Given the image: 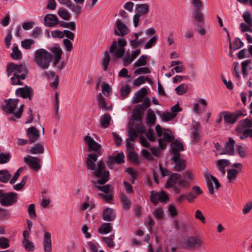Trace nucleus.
I'll return each instance as SVG.
<instances>
[{"instance_id": "f257e3e1", "label": "nucleus", "mask_w": 252, "mask_h": 252, "mask_svg": "<svg viewBox=\"0 0 252 252\" xmlns=\"http://www.w3.org/2000/svg\"><path fill=\"white\" fill-rule=\"evenodd\" d=\"M97 156L94 153L88 155L86 163L88 169L94 171L93 175L98 178L97 183L100 185L105 184L109 180V172L106 171L105 164L102 161H99L96 165L95 162L97 161Z\"/></svg>"}, {"instance_id": "f03ea898", "label": "nucleus", "mask_w": 252, "mask_h": 252, "mask_svg": "<svg viewBox=\"0 0 252 252\" xmlns=\"http://www.w3.org/2000/svg\"><path fill=\"white\" fill-rule=\"evenodd\" d=\"M6 72L8 77L13 76L10 78L12 85H21L23 84L21 80L25 79L28 70L25 63L17 64L10 63L7 65Z\"/></svg>"}, {"instance_id": "7ed1b4c3", "label": "nucleus", "mask_w": 252, "mask_h": 252, "mask_svg": "<svg viewBox=\"0 0 252 252\" xmlns=\"http://www.w3.org/2000/svg\"><path fill=\"white\" fill-rule=\"evenodd\" d=\"M33 60L37 66L45 70L49 67L53 56L48 51L41 48L35 51Z\"/></svg>"}, {"instance_id": "20e7f679", "label": "nucleus", "mask_w": 252, "mask_h": 252, "mask_svg": "<svg viewBox=\"0 0 252 252\" xmlns=\"http://www.w3.org/2000/svg\"><path fill=\"white\" fill-rule=\"evenodd\" d=\"M126 45V41L123 38H119L118 41L114 40L110 47V53L113 58H121L125 54Z\"/></svg>"}, {"instance_id": "39448f33", "label": "nucleus", "mask_w": 252, "mask_h": 252, "mask_svg": "<svg viewBox=\"0 0 252 252\" xmlns=\"http://www.w3.org/2000/svg\"><path fill=\"white\" fill-rule=\"evenodd\" d=\"M203 244V240L198 236H190L185 239L183 242V247L184 248L195 250L200 248Z\"/></svg>"}, {"instance_id": "423d86ee", "label": "nucleus", "mask_w": 252, "mask_h": 252, "mask_svg": "<svg viewBox=\"0 0 252 252\" xmlns=\"http://www.w3.org/2000/svg\"><path fill=\"white\" fill-rule=\"evenodd\" d=\"M18 102V99H4V103L1 105L0 108L6 114H13L14 116Z\"/></svg>"}, {"instance_id": "0eeeda50", "label": "nucleus", "mask_w": 252, "mask_h": 252, "mask_svg": "<svg viewBox=\"0 0 252 252\" xmlns=\"http://www.w3.org/2000/svg\"><path fill=\"white\" fill-rule=\"evenodd\" d=\"M17 199L18 194L17 193L14 192L4 193L3 192L0 203L4 206H9L16 203Z\"/></svg>"}, {"instance_id": "6e6552de", "label": "nucleus", "mask_w": 252, "mask_h": 252, "mask_svg": "<svg viewBox=\"0 0 252 252\" xmlns=\"http://www.w3.org/2000/svg\"><path fill=\"white\" fill-rule=\"evenodd\" d=\"M204 177L207 182L209 193L211 194H213L214 192V189L213 183H214L216 189H219L220 187V183L216 177H214L208 172L205 173L204 174Z\"/></svg>"}, {"instance_id": "1a4fd4ad", "label": "nucleus", "mask_w": 252, "mask_h": 252, "mask_svg": "<svg viewBox=\"0 0 252 252\" xmlns=\"http://www.w3.org/2000/svg\"><path fill=\"white\" fill-rule=\"evenodd\" d=\"M24 160L30 168L34 171L38 172L41 168L40 165L41 159L38 158L29 156L25 157Z\"/></svg>"}, {"instance_id": "9d476101", "label": "nucleus", "mask_w": 252, "mask_h": 252, "mask_svg": "<svg viewBox=\"0 0 252 252\" xmlns=\"http://www.w3.org/2000/svg\"><path fill=\"white\" fill-rule=\"evenodd\" d=\"M244 116H245V114L240 110L237 111L234 113L224 112L223 118L225 123L234 124L238 118Z\"/></svg>"}, {"instance_id": "9b49d317", "label": "nucleus", "mask_w": 252, "mask_h": 252, "mask_svg": "<svg viewBox=\"0 0 252 252\" xmlns=\"http://www.w3.org/2000/svg\"><path fill=\"white\" fill-rule=\"evenodd\" d=\"M150 200L152 203L156 204L159 201L166 202L169 200L168 195L164 191H152L150 195Z\"/></svg>"}, {"instance_id": "f8f14e48", "label": "nucleus", "mask_w": 252, "mask_h": 252, "mask_svg": "<svg viewBox=\"0 0 252 252\" xmlns=\"http://www.w3.org/2000/svg\"><path fill=\"white\" fill-rule=\"evenodd\" d=\"M15 93L17 96L31 100L33 94V91L31 87L25 86L24 87L17 89Z\"/></svg>"}, {"instance_id": "ddd939ff", "label": "nucleus", "mask_w": 252, "mask_h": 252, "mask_svg": "<svg viewBox=\"0 0 252 252\" xmlns=\"http://www.w3.org/2000/svg\"><path fill=\"white\" fill-rule=\"evenodd\" d=\"M49 50L53 54V64L56 66L59 63L62 59L63 51L59 44H56L54 46L50 47Z\"/></svg>"}, {"instance_id": "4468645a", "label": "nucleus", "mask_w": 252, "mask_h": 252, "mask_svg": "<svg viewBox=\"0 0 252 252\" xmlns=\"http://www.w3.org/2000/svg\"><path fill=\"white\" fill-rule=\"evenodd\" d=\"M84 140L89 147L90 151H98L101 148V145L95 141L90 135L89 133L84 137Z\"/></svg>"}, {"instance_id": "2eb2a0df", "label": "nucleus", "mask_w": 252, "mask_h": 252, "mask_svg": "<svg viewBox=\"0 0 252 252\" xmlns=\"http://www.w3.org/2000/svg\"><path fill=\"white\" fill-rule=\"evenodd\" d=\"M44 25L48 27H55L60 24L58 17L53 14H48L44 18Z\"/></svg>"}, {"instance_id": "dca6fc26", "label": "nucleus", "mask_w": 252, "mask_h": 252, "mask_svg": "<svg viewBox=\"0 0 252 252\" xmlns=\"http://www.w3.org/2000/svg\"><path fill=\"white\" fill-rule=\"evenodd\" d=\"M26 132L31 143L36 141L40 137L39 131L34 126L26 129Z\"/></svg>"}, {"instance_id": "f3484780", "label": "nucleus", "mask_w": 252, "mask_h": 252, "mask_svg": "<svg viewBox=\"0 0 252 252\" xmlns=\"http://www.w3.org/2000/svg\"><path fill=\"white\" fill-rule=\"evenodd\" d=\"M203 190L197 186H193L187 197V200L190 203L193 202L198 195L203 193Z\"/></svg>"}, {"instance_id": "a211bd4d", "label": "nucleus", "mask_w": 252, "mask_h": 252, "mask_svg": "<svg viewBox=\"0 0 252 252\" xmlns=\"http://www.w3.org/2000/svg\"><path fill=\"white\" fill-rule=\"evenodd\" d=\"M181 156H173L172 160L175 162L174 169L176 171H181L186 168V162L183 159L181 158Z\"/></svg>"}, {"instance_id": "6ab92c4d", "label": "nucleus", "mask_w": 252, "mask_h": 252, "mask_svg": "<svg viewBox=\"0 0 252 252\" xmlns=\"http://www.w3.org/2000/svg\"><path fill=\"white\" fill-rule=\"evenodd\" d=\"M116 26L119 32L115 30L114 33L116 35H125L128 33L129 30L127 26L121 21L120 20H117L116 22Z\"/></svg>"}, {"instance_id": "aec40b11", "label": "nucleus", "mask_w": 252, "mask_h": 252, "mask_svg": "<svg viewBox=\"0 0 252 252\" xmlns=\"http://www.w3.org/2000/svg\"><path fill=\"white\" fill-rule=\"evenodd\" d=\"M235 143V141L233 138L230 137L228 141L226 143L224 148L223 149V151L220 153V154L233 155L234 153V146Z\"/></svg>"}, {"instance_id": "412c9836", "label": "nucleus", "mask_w": 252, "mask_h": 252, "mask_svg": "<svg viewBox=\"0 0 252 252\" xmlns=\"http://www.w3.org/2000/svg\"><path fill=\"white\" fill-rule=\"evenodd\" d=\"M171 154L173 156H181L180 151L184 150L182 143L179 140H175L171 144Z\"/></svg>"}, {"instance_id": "4be33fe9", "label": "nucleus", "mask_w": 252, "mask_h": 252, "mask_svg": "<svg viewBox=\"0 0 252 252\" xmlns=\"http://www.w3.org/2000/svg\"><path fill=\"white\" fill-rule=\"evenodd\" d=\"M43 246L45 252H51L52 251L51 235L49 232L44 233Z\"/></svg>"}, {"instance_id": "5701e85b", "label": "nucleus", "mask_w": 252, "mask_h": 252, "mask_svg": "<svg viewBox=\"0 0 252 252\" xmlns=\"http://www.w3.org/2000/svg\"><path fill=\"white\" fill-rule=\"evenodd\" d=\"M116 213L114 210L110 208L105 209L103 213V219L105 221H111L115 220Z\"/></svg>"}, {"instance_id": "b1692460", "label": "nucleus", "mask_w": 252, "mask_h": 252, "mask_svg": "<svg viewBox=\"0 0 252 252\" xmlns=\"http://www.w3.org/2000/svg\"><path fill=\"white\" fill-rule=\"evenodd\" d=\"M44 75L48 79H52L55 77V80L51 83V86L54 89H57L59 83V76L56 75L55 73L53 71L45 72Z\"/></svg>"}, {"instance_id": "393cba45", "label": "nucleus", "mask_w": 252, "mask_h": 252, "mask_svg": "<svg viewBox=\"0 0 252 252\" xmlns=\"http://www.w3.org/2000/svg\"><path fill=\"white\" fill-rule=\"evenodd\" d=\"M147 94V89L146 88L143 87L136 92L132 99V102L133 103H137L140 102L143 97H144Z\"/></svg>"}, {"instance_id": "a878e982", "label": "nucleus", "mask_w": 252, "mask_h": 252, "mask_svg": "<svg viewBox=\"0 0 252 252\" xmlns=\"http://www.w3.org/2000/svg\"><path fill=\"white\" fill-rule=\"evenodd\" d=\"M180 177V175L178 173L172 174L167 181L165 185V188H170L173 187L177 183H179Z\"/></svg>"}, {"instance_id": "bb28decb", "label": "nucleus", "mask_w": 252, "mask_h": 252, "mask_svg": "<svg viewBox=\"0 0 252 252\" xmlns=\"http://www.w3.org/2000/svg\"><path fill=\"white\" fill-rule=\"evenodd\" d=\"M230 164L229 160L221 159L217 162V166L222 175H224L226 172L225 167Z\"/></svg>"}, {"instance_id": "cd10ccee", "label": "nucleus", "mask_w": 252, "mask_h": 252, "mask_svg": "<svg viewBox=\"0 0 252 252\" xmlns=\"http://www.w3.org/2000/svg\"><path fill=\"white\" fill-rule=\"evenodd\" d=\"M135 9L138 13L145 15L149 11V5L147 3L137 4L135 5Z\"/></svg>"}, {"instance_id": "c85d7f7f", "label": "nucleus", "mask_w": 252, "mask_h": 252, "mask_svg": "<svg viewBox=\"0 0 252 252\" xmlns=\"http://www.w3.org/2000/svg\"><path fill=\"white\" fill-rule=\"evenodd\" d=\"M143 108L140 105L136 106L133 110V118L134 120L140 121L142 120L141 114Z\"/></svg>"}, {"instance_id": "c756f323", "label": "nucleus", "mask_w": 252, "mask_h": 252, "mask_svg": "<svg viewBox=\"0 0 252 252\" xmlns=\"http://www.w3.org/2000/svg\"><path fill=\"white\" fill-rule=\"evenodd\" d=\"M44 152V148L42 144L38 143L35 144L30 149V153L32 154H42Z\"/></svg>"}, {"instance_id": "7c9ffc66", "label": "nucleus", "mask_w": 252, "mask_h": 252, "mask_svg": "<svg viewBox=\"0 0 252 252\" xmlns=\"http://www.w3.org/2000/svg\"><path fill=\"white\" fill-rule=\"evenodd\" d=\"M238 172L236 169H230L227 170V177L229 183L234 182L237 177Z\"/></svg>"}, {"instance_id": "2f4dec72", "label": "nucleus", "mask_w": 252, "mask_h": 252, "mask_svg": "<svg viewBox=\"0 0 252 252\" xmlns=\"http://www.w3.org/2000/svg\"><path fill=\"white\" fill-rule=\"evenodd\" d=\"M11 175L7 170H0V182L6 183L10 180Z\"/></svg>"}, {"instance_id": "473e14b6", "label": "nucleus", "mask_w": 252, "mask_h": 252, "mask_svg": "<svg viewBox=\"0 0 252 252\" xmlns=\"http://www.w3.org/2000/svg\"><path fill=\"white\" fill-rule=\"evenodd\" d=\"M125 156L123 153H118L116 156H111L109 158L110 160L112 163H116L120 164L124 162Z\"/></svg>"}, {"instance_id": "72a5a7b5", "label": "nucleus", "mask_w": 252, "mask_h": 252, "mask_svg": "<svg viewBox=\"0 0 252 252\" xmlns=\"http://www.w3.org/2000/svg\"><path fill=\"white\" fill-rule=\"evenodd\" d=\"M111 117L109 114H105L102 116L100 119L101 126L107 128L110 125Z\"/></svg>"}, {"instance_id": "f704fd0d", "label": "nucleus", "mask_w": 252, "mask_h": 252, "mask_svg": "<svg viewBox=\"0 0 252 252\" xmlns=\"http://www.w3.org/2000/svg\"><path fill=\"white\" fill-rule=\"evenodd\" d=\"M243 42L241 40L240 38H236L232 44H229V50L230 51L232 49L234 50H237L243 47Z\"/></svg>"}, {"instance_id": "c9c22d12", "label": "nucleus", "mask_w": 252, "mask_h": 252, "mask_svg": "<svg viewBox=\"0 0 252 252\" xmlns=\"http://www.w3.org/2000/svg\"><path fill=\"white\" fill-rule=\"evenodd\" d=\"M11 57L14 60H20L22 58V53L19 50L18 46H14L12 48V53H11Z\"/></svg>"}, {"instance_id": "e433bc0d", "label": "nucleus", "mask_w": 252, "mask_h": 252, "mask_svg": "<svg viewBox=\"0 0 252 252\" xmlns=\"http://www.w3.org/2000/svg\"><path fill=\"white\" fill-rule=\"evenodd\" d=\"M200 130L198 128L196 125L193 126V130L191 134V137L193 139V141L197 142L200 138Z\"/></svg>"}, {"instance_id": "4c0bfd02", "label": "nucleus", "mask_w": 252, "mask_h": 252, "mask_svg": "<svg viewBox=\"0 0 252 252\" xmlns=\"http://www.w3.org/2000/svg\"><path fill=\"white\" fill-rule=\"evenodd\" d=\"M147 122L151 125H154L155 124L156 117L154 111L151 108L148 109V112L147 114Z\"/></svg>"}, {"instance_id": "58836bf2", "label": "nucleus", "mask_w": 252, "mask_h": 252, "mask_svg": "<svg viewBox=\"0 0 252 252\" xmlns=\"http://www.w3.org/2000/svg\"><path fill=\"white\" fill-rule=\"evenodd\" d=\"M110 61V56L109 52L105 51L104 53V57L102 58V68L104 71L107 70L108 66Z\"/></svg>"}, {"instance_id": "ea45409f", "label": "nucleus", "mask_w": 252, "mask_h": 252, "mask_svg": "<svg viewBox=\"0 0 252 252\" xmlns=\"http://www.w3.org/2000/svg\"><path fill=\"white\" fill-rule=\"evenodd\" d=\"M112 226L110 223H104L99 228V232L100 234H107L111 232Z\"/></svg>"}, {"instance_id": "a19ab883", "label": "nucleus", "mask_w": 252, "mask_h": 252, "mask_svg": "<svg viewBox=\"0 0 252 252\" xmlns=\"http://www.w3.org/2000/svg\"><path fill=\"white\" fill-rule=\"evenodd\" d=\"M147 55H142L139 59L134 63L135 67L145 66L147 63Z\"/></svg>"}, {"instance_id": "79ce46f5", "label": "nucleus", "mask_w": 252, "mask_h": 252, "mask_svg": "<svg viewBox=\"0 0 252 252\" xmlns=\"http://www.w3.org/2000/svg\"><path fill=\"white\" fill-rule=\"evenodd\" d=\"M121 201L124 209L127 210L130 208L131 202L124 194L121 195Z\"/></svg>"}, {"instance_id": "37998d69", "label": "nucleus", "mask_w": 252, "mask_h": 252, "mask_svg": "<svg viewBox=\"0 0 252 252\" xmlns=\"http://www.w3.org/2000/svg\"><path fill=\"white\" fill-rule=\"evenodd\" d=\"M58 14L60 17L64 20L68 21L70 19V14L64 8H60L58 11Z\"/></svg>"}, {"instance_id": "c03bdc74", "label": "nucleus", "mask_w": 252, "mask_h": 252, "mask_svg": "<svg viewBox=\"0 0 252 252\" xmlns=\"http://www.w3.org/2000/svg\"><path fill=\"white\" fill-rule=\"evenodd\" d=\"M34 43L35 41L32 39H26L21 41V46L25 49L30 50Z\"/></svg>"}, {"instance_id": "a18cd8bd", "label": "nucleus", "mask_w": 252, "mask_h": 252, "mask_svg": "<svg viewBox=\"0 0 252 252\" xmlns=\"http://www.w3.org/2000/svg\"><path fill=\"white\" fill-rule=\"evenodd\" d=\"M153 214L156 219H162L164 216L163 210L162 208L157 207L153 211Z\"/></svg>"}, {"instance_id": "49530a36", "label": "nucleus", "mask_w": 252, "mask_h": 252, "mask_svg": "<svg viewBox=\"0 0 252 252\" xmlns=\"http://www.w3.org/2000/svg\"><path fill=\"white\" fill-rule=\"evenodd\" d=\"M96 98L99 102V106L104 110H108V107L106 105L104 97L103 96L102 94L99 93L97 94Z\"/></svg>"}, {"instance_id": "de8ad7c7", "label": "nucleus", "mask_w": 252, "mask_h": 252, "mask_svg": "<svg viewBox=\"0 0 252 252\" xmlns=\"http://www.w3.org/2000/svg\"><path fill=\"white\" fill-rule=\"evenodd\" d=\"M59 25L63 28L69 29L73 31L76 30V25L74 22H66L60 21Z\"/></svg>"}, {"instance_id": "09e8293b", "label": "nucleus", "mask_w": 252, "mask_h": 252, "mask_svg": "<svg viewBox=\"0 0 252 252\" xmlns=\"http://www.w3.org/2000/svg\"><path fill=\"white\" fill-rule=\"evenodd\" d=\"M138 136L136 129L132 127H129L128 131V140L134 141Z\"/></svg>"}, {"instance_id": "8fccbe9b", "label": "nucleus", "mask_w": 252, "mask_h": 252, "mask_svg": "<svg viewBox=\"0 0 252 252\" xmlns=\"http://www.w3.org/2000/svg\"><path fill=\"white\" fill-rule=\"evenodd\" d=\"M128 158L130 161L132 162L138 164L140 162V158L135 152H130L128 154Z\"/></svg>"}, {"instance_id": "3c124183", "label": "nucleus", "mask_w": 252, "mask_h": 252, "mask_svg": "<svg viewBox=\"0 0 252 252\" xmlns=\"http://www.w3.org/2000/svg\"><path fill=\"white\" fill-rule=\"evenodd\" d=\"M188 86L185 84H182L176 88L175 91L178 95H183L188 90Z\"/></svg>"}, {"instance_id": "603ef678", "label": "nucleus", "mask_w": 252, "mask_h": 252, "mask_svg": "<svg viewBox=\"0 0 252 252\" xmlns=\"http://www.w3.org/2000/svg\"><path fill=\"white\" fill-rule=\"evenodd\" d=\"M22 244L25 250L27 251L32 252L34 250V245L33 242L30 240L23 241Z\"/></svg>"}, {"instance_id": "864d4df0", "label": "nucleus", "mask_w": 252, "mask_h": 252, "mask_svg": "<svg viewBox=\"0 0 252 252\" xmlns=\"http://www.w3.org/2000/svg\"><path fill=\"white\" fill-rule=\"evenodd\" d=\"M114 238V235L111 234L110 237H103V241L107 244L109 248H113L114 247V243L113 240Z\"/></svg>"}, {"instance_id": "5fc2aeb1", "label": "nucleus", "mask_w": 252, "mask_h": 252, "mask_svg": "<svg viewBox=\"0 0 252 252\" xmlns=\"http://www.w3.org/2000/svg\"><path fill=\"white\" fill-rule=\"evenodd\" d=\"M94 185L95 188L98 189V190L105 193H108L109 192V191L110 190V185L108 184L103 186H99L96 184V183H94Z\"/></svg>"}, {"instance_id": "6e6d98bb", "label": "nucleus", "mask_w": 252, "mask_h": 252, "mask_svg": "<svg viewBox=\"0 0 252 252\" xmlns=\"http://www.w3.org/2000/svg\"><path fill=\"white\" fill-rule=\"evenodd\" d=\"M102 87V93L105 95H109L111 93V88L107 83L103 82L101 84Z\"/></svg>"}, {"instance_id": "4d7b16f0", "label": "nucleus", "mask_w": 252, "mask_h": 252, "mask_svg": "<svg viewBox=\"0 0 252 252\" xmlns=\"http://www.w3.org/2000/svg\"><path fill=\"white\" fill-rule=\"evenodd\" d=\"M239 126L243 128L252 127V119H245L239 122Z\"/></svg>"}, {"instance_id": "13d9d810", "label": "nucleus", "mask_w": 252, "mask_h": 252, "mask_svg": "<svg viewBox=\"0 0 252 252\" xmlns=\"http://www.w3.org/2000/svg\"><path fill=\"white\" fill-rule=\"evenodd\" d=\"M176 116L177 114L175 113L171 112H164L162 114V117L165 121L167 122L173 120L176 117Z\"/></svg>"}, {"instance_id": "bf43d9fd", "label": "nucleus", "mask_w": 252, "mask_h": 252, "mask_svg": "<svg viewBox=\"0 0 252 252\" xmlns=\"http://www.w3.org/2000/svg\"><path fill=\"white\" fill-rule=\"evenodd\" d=\"M28 178V176H24L20 183L14 185L13 189L16 190H20L21 189L25 186Z\"/></svg>"}, {"instance_id": "052dcab7", "label": "nucleus", "mask_w": 252, "mask_h": 252, "mask_svg": "<svg viewBox=\"0 0 252 252\" xmlns=\"http://www.w3.org/2000/svg\"><path fill=\"white\" fill-rule=\"evenodd\" d=\"M157 40V36H154L146 43L144 48L145 49L151 48L156 44Z\"/></svg>"}, {"instance_id": "680f3d73", "label": "nucleus", "mask_w": 252, "mask_h": 252, "mask_svg": "<svg viewBox=\"0 0 252 252\" xmlns=\"http://www.w3.org/2000/svg\"><path fill=\"white\" fill-rule=\"evenodd\" d=\"M200 8H196L194 11V18L198 22L203 21V14L200 10Z\"/></svg>"}, {"instance_id": "e2e57ef3", "label": "nucleus", "mask_w": 252, "mask_h": 252, "mask_svg": "<svg viewBox=\"0 0 252 252\" xmlns=\"http://www.w3.org/2000/svg\"><path fill=\"white\" fill-rule=\"evenodd\" d=\"M151 72V70L148 67H139L134 71L135 74H148Z\"/></svg>"}, {"instance_id": "0e129e2a", "label": "nucleus", "mask_w": 252, "mask_h": 252, "mask_svg": "<svg viewBox=\"0 0 252 252\" xmlns=\"http://www.w3.org/2000/svg\"><path fill=\"white\" fill-rule=\"evenodd\" d=\"M10 246L9 240L4 237H0V248L6 249Z\"/></svg>"}, {"instance_id": "69168bd1", "label": "nucleus", "mask_w": 252, "mask_h": 252, "mask_svg": "<svg viewBox=\"0 0 252 252\" xmlns=\"http://www.w3.org/2000/svg\"><path fill=\"white\" fill-rule=\"evenodd\" d=\"M28 212L29 216L32 219H35L36 215L35 212V205L34 204H31L28 207Z\"/></svg>"}, {"instance_id": "338daca9", "label": "nucleus", "mask_w": 252, "mask_h": 252, "mask_svg": "<svg viewBox=\"0 0 252 252\" xmlns=\"http://www.w3.org/2000/svg\"><path fill=\"white\" fill-rule=\"evenodd\" d=\"M252 209V200L247 202L244 206L242 210L243 214L246 215L249 213Z\"/></svg>"}, {"instance_id": "774afa93", "label": "nucleus", "mask_w": 252, "mask_h": 252, "mask_svg": "<svg viewBox=\"0 0 252 252\" xmlns=\"http://www.w3.org/2000/svg\"><path fill=\"white\" fill-rule=\"evenodd\" d=\"M243 18L247 24H248L250 26H252V19L251 14L249 11H245L244 13Z\"/></svg>"}]
</instances>
